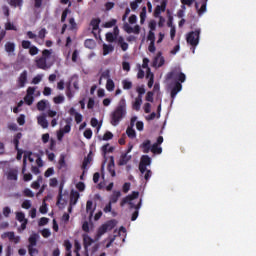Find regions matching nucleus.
<instances>
[{
	"mask_svg": "<svg viewBox=\"0 0 256 256\" xmlns=\"http://www.w3.org/2000/svg\"><path fill=\"white\" fill-rule=\"evenodd\" d=\"M8 239L9 241H14V243L19 242V236H15V232H8Z\"/></svg>",
	"mask_w": 256,
	"mask_h": 256,
	"instance_id": "39",
	"label": "nucleus"
},
{
	"mask_svg": "<svg viewBox=\"0 0 256 256\" xmlns=\"http://www.w3.org/2000/svg\"><path fill=\"white\" fill-rule=\"evenodd\" d=\"M119 44L122 51H127L129 49V44L127 42H123V38L119 40Z\"/></svg>",
	"mask_w": 256,
	"mask_h": 256,
	"instance_id": "53",
	"label": "nucleus"
},
{
	"mask_svg": "<svg viewBox=\"0 0 256 256\" xmlns=\"http://www.w3.org/2000/svg\"><path fill=\"white\" fill-rule=\"evenodd\" d=\"M126 135H128L129 139H135L137 137V133L133 127H128L126 130Z\"/></svg>",
	"mask_w": 256,
	"mask_h": 256,
	"instance_id": "33",
	"label": "nucleus"
},
{
	"mask_svg": "<svg viewBox=\"0 0 256 256\" xmlns=\"http://www.w3.org/2000/svg\"><path fill=\"white\" fill-rule=\"evenodd\" d=\"M64 246L66 249V253H69L71 255V249H73V244L69 240L64 241Z\"/></svg>",
	"mask_w": 256,
	"mask_h": 256,
	"instance_id": "45",
	"label": "nucleus"
},
{
	"mask_svg": "<svg viewBox=\"0 0 256 256\" xmlns=\"http://www.w3.org/2000/svg\"><path fill=\"white\" fill-rule=\"evenodd\" d=\"M23 195L25 197H35V194L33 193V191H31V189L29 188H25L24 191H23Z\"/></svg>",
	"mask_w": 256,
	"mask_h": 256,
	"instance_id": "54",
	"label": "nucleus"
},
{
	"mask_svg": "<svg viewBox=\"0 0 256 256\" xmlns=\"http://www.w3.org/2000/svg\"><path fill=\"white\" fill-rule=\"evenodd\" d=\"M139 198V192L134 191L132 192V194L126 196L125 198H123L120 202V206L124 207L125 205H127V203H129V205H131V203H133V199H138Z\"/></svg>",
	"mask_w": 256,
	"mask_h": 256,
	"instance_id": "11",
	"label": "nucleus"
},
{
	"mask_svg": "<svg viewBox=\"0 0 256 256\" xmlns=\"http://www.w3.org/2000/svg\"><path fill=\"white\" fill-rule=\"evenodd\" d=\"M8 181H17V170H10L7 174Z\"/></svg>",
	"mask_w": 256,
	"mask_h": 256,
	"instance_id": "29",
	"label": "nucleus"
},
{
	"mask_svg": "<svg viewBox=\"0 0 256 256\" xmlns=\"http://www.w3.org/2000/svg\"><path fill=\"white\" fill-rule=\"evenodd\" d=\"M17 123H18V125H25V115L21 114V115L17 118Z\"/></svg>",
	"mask_w": 256,
	"mask_h": 256,
	"instance_id": "64",
	"label": "nucleus"
},
{
	"mask_svg": "<svg viewBox=\"0 0 256 256\" xmlns=\"http://www.w3.org/2000/svg\"><path fill=\"white\" fill-rule=\"evenodd\" d=\"M195 7L198 11L199 17H201V15H203V13H205V11H207V1H204L200 8H199V3L196 2Z\"/></svg>",
	"mask_w": 256,
	"mask_h": 256,
	"instance_id": "19",
	"label": "nucleus"
},
{
	"mask_svg": "<svg viewBox=\"0 0 256 256\" xmlns=\"http://www.w3.org/2000/svg\"><path fill=\"white\" fill-rule=\"evenodd\" d=\"M71 118H67L65 120L66 125L63 127V129H60V131H62L64 134L65 133H71Z\"/></svg>",
	"mask_w": 256,
	"mask_h": 256,
	"instance_id": "25",
	"label": "nucleus"
},
{
	"mask_svg": "<svg viewBox=\"0 0 256 256\" xmlns=\"http://www.w3.org/2000/svg\"><path fill=\"white\" fill-rule=\"evenodd\" d=\"M24 101L26 103V105H33V101H35V98L33 96H30L28 94H26V96L24 97Z\"/></svg>",
	"mask_w": 256,
	"mask_h": 256,
	"instance_id": "44",
	"label": "nucleus"
},
{
	"mask_svg": "<svg viewBox=\"0 0 256 256\" xmlns=\"http://www.w3.org/2000/svg\"><path fill=\"white\" fill-rule=\"evenodd\" d=\"M167 3H168V0H162L161 5L156 6L154 10L155 17H159L161 13H165V10L167 9Z\"/></svg>",
	"mask_w": 256,
	"mask_h": 256,
	"instance_id": "12",
	"label": "nucleus"
},
{
	"mask_svg": "<svg viewBox=\"0 0 256 256\" xmlns=\"http://www.w3.org/2000/svg\"><path fill=\"white\" fill-rule=\"evenodd\" d=\"M106 89L107 91H115V82L112 79H107L106 82Z\"/></svg>",
	"mask_w": 256,
	"mask_h": 256,
	"instance_id": "36",
	"label": "nucleus"
},
{
	"mask_svg": "<svg viewBox=\"0 0 256 256\" xmlns=\"http://www.w3.org/2000/svg\"><path fill=\"white\" fill-rule=\"evenodd\" d=\"M47 36V29L42 28L37 35V39H41V41L45 40V37Z\"/></svg>",
	"mask_w": 256,
	"mask_h": 256,
	"instance_id": "38",
	"label": "nucleus"
},
{
	"mask_svg": "<svg viewBox=\"0 0 256 256\" xmlns=\"http://www.w3.org/2000/svg\"><path fill=\"white\" fill-rule=\"evenodd\" d=\"M147 39L150 43H155V32L149 31Z\"/></svg>",
	"mask_w": 256,
	"mask_h": 256,
	"instance_id": "59",
	"label": "nucleus"
},
{
	"mask_svg": "<svg viewBox=\"0 0 256 256\" xmlns=\"http://www.w3.org/2000/svg\"><path fill=\"white\" fill-rule=\"evenodd\" d=\"M166 79L168 81L173 79V81H176L178 83H185V80L187 79V77L185 76V73L179 72L177 70H173L172 72L167 74Z\"/></svg>",
	"mask_w": 256,
	"mask_h": 256,
	"instance_id": "6",
	"label": "nucleus"
},
{
	"mask_svg": "<svg viewBox=\"0 0 256 256\" xmlns=\"http://www.w3.org/2000/svg\"><path fill=\"white\" fill-rule=\"evenodd\" d=\"M21 207L22 209H31V200H24Z\"/></svg>",
	"mask_w": 256,
	"mask_h": 256,
	"instance_id": "56",
	"label": "nucleus"
},
{
	"mask_svg": "<svg viewBox=\"0 0 256 256\" xmlns=\"http://www.w3.org/2000/svg\"><path fill=\"white\" fill-rule=\"evenodd\" d=\"M165 65V58L163 57V53L158 52L153 59L152 67L159 68Z\"/></svg>",
	"mask_w": 256,
	"mask_h": 256,
	"instance_id": "10",
	"label": "nucleus"
},
{
	"mask_svg": "<svg viewBox=\"0 0 256 256\" xmlns=\"http://www.w3.org/2000/svg\"><path fill=\"white\" fill-rule=\"evenodd\" d=\"M113 151H115V147L109 146V143L102 146V154L104 157L107 155V153H113Z\"/></svg>",
	"mask_w": 256,
	"mask_h": 256,
	"instance_id": "26",
	"label": "nucleus"
},
{
	"mask_svg": "<svg viewBox=\"0 0 256 256\" xmlns=\"http://www.w3.org/2000/svg\"><path fill=\"white\" fill-rule=\"evenodd\" d=\"M79 193L75 190H72L70 193V203L71 205H77V201H79Z\"/></svg>",
	"mask_w": 256,
	"mask_h": 256,
	"instance_id": "18",
	"label": "nucleus"
},
{
	"mask_svg": "<svg viewBox=\"0 0 256 256\" xmlns=\"http://www.w3.org/2000/svg\"><path fill=\"white\" fill-rule=\"evenodd\" d=\"M5 51L7 53H13L15 51V43L13 42H7L5 44Z\"/></svg>",
	"mask_w": 256,
	"mask_h": 256,
	"instance_id": "32",
	"label": "nucleus"
},
{
	"mask_svg": "<svg viewBox=\"0 0 256 256\" xmlns=\"http://www.w3.org/2000/svg\"><path fill=\"white\" fill-rule=\"evenodd\" d=\"M30 47H31V41L29 40L22 41V49H30Z\"/></svg>",
	"mask_w": 256,
	"mask_h": 256,
	"instance_id": "62",
	"label": "nucleus"
},
{
	"mask_svg": "<svg viewBox=\"0 0 256 256\" xmlns=\"http://www.w3.org/2000/svg\"><path fill=\"white\" fill-rule=\"evenodd\" d=\"M16 219L17 221H19V223H23L24 221H27V218H25V213L23 212H17Z\"/></svg>",
	"mask_w": 256,
	"mask_h": 256,
	"instance_id": "42",
	"label": "nucleus"
},
{
	"mask_svg": "<svg viewBox=\"0 0 256 256\" xmlns=\"http://www.w3.org/2000/svg\"><path fill=\"white\" fill-rule=\"evenodd\" d=\"M86 211L87 213H90L91 215H93V201L88 200L86 202Z\"/></svg>",
	"mask_w": 256,
	"mask_h": 256,
	"instance_id": "46",
	"label": "nucleus"
},
{
	"mask_svg": "<svg viewBox=\"0 0 256 256\" xmlns=\"http://www.w3.org/2000/svg\"><path fill=\"white\" fill-rule=\"evenodd\" d=\"M39 234L38 233H32L30 237L28 238V253L29 255H35V253H39V250H37V240L39 239Z\"/></svg>",
	"mask_w": 256,
	"mask_h": 256,
	"instance_id": "5",
	"label": "nucleus"
},
{
	"mask_svg": "<svg viewBox=\"0 0 256 256\" xmlns=\"http://www.w3.org/2000/svg\"><path fill=\"white\" fill-rule=\"evenodd\" d=\"M117 25V19H111L110 21L104 23L105 29H111V27H115Z\"/></svg>",
	"mask_w": 256,
	"mask_h": 256,
	"instance_id": "37",
	"label": "nucleus"
},
{
	"mask_svg": "<svg viewBox=\"0 0 256 256\" xmlns=\"http://www.w3.org/2000/svg\"><path fill=\"white\" fill-rule=\"evenodd\" d=\"M26 35L28 39H34V41L37 43V34L33 33L32 31H28Z\"/></svg>",
	"mask_w": 256,
	"mask_h": 256,
	"instance_id": "61",
	"label": "nucleus"
},
{
	"mask_svg": "<svg viewBox=\"0 0 256 256\" xmlns=\"http://www.w3.org/2000/svg\"><path fill=\"white\" fill-rule=\"evenodd\" d=\"M84 137L86 139H91V137H93V131L90 128L86 129L84 131Z\"/></svg>",
	"mask_w": 256,
	"mask_h": 256,
	"instance_id": "58",
	"label": "nucleus"
},
{
	"mask_svg": "<svg viewBox=\"0 0 256 256\" xmlns=\"http://www.w3.org/2000/svg\"><path fill=\"white\" fill-rule=\"evenodd\" d=\"M115 51V47L111 44H103V55H109V53H113Z\"/></svg>",
	"mask_w": 256,
	"mask_h": 256,
	"instance_id": "23",
	"label": "nucleus"
},
{
	"mask_svg": "<svg viewBox=\"0 0 256 256\" xmlns=\"http://www.w3.org/2000/svg\"><path fill=\"white\" fill-rule=\"evenodd\" d=\"M83 241H84V247L85 248H87V247H89L90 245L93 244V239L89 236H84Z\"/></svg>",
	"mask_w": 256,
	"mask_h": 256,
	"instance_id": "48",
	"label": "nucleus"
},
{
	"mask_svg": "<svg viewBox=\"0 0 256 256\" xmlns=\"http://www.w3.org/2000/svg\"><path fill=\"white\" fill-rule=\"evenodd\" d=\"M53 101L56 105H61L65 101V96L59 95L53 98Z\"/></svg>",
	"mask_w": 256,
	"mask_h": 256,
	"instance_id": "47",
	"label": "nucleus"
},
{
	"mask_svg": "<svg viewBox=\"0 0 256 256\" xmlns=\"http://www.w3.org/2000/svg\"><path fill=\"white\" fill-rule=\"evenodd\" d=\"M29 54L34 57V55H38L39 54V48H37V46H31L29 48Z\"/></svg>",
	"mask_w": 256,
	"mask_h": 256,
	"instance_id": "49",
	"label": "nucleus"
},
{
	"mask_svg": "<svg viewBox=\"0 0 256 256\" xmlns=\"http://www.w3.org/2000/svg\"><path fill=\"white\" fill-rule=\"evenodd\" d=\"M28 77H29V72H27V70H24L21 72V74L17 79V87L19 89H23V87L27 85Z\"/></svg>",
	"mask_w": 256,
	"mask_h": 256,
	"instance_id": "9",
	"label": "nucleus"
},
{
	"mask_svg": "<svg viewBox=\"0 0 256 256\" xmlns=\"http://www.w3.org/2000/svg\"><path fill=\"white\" fill-rule=\"evenodd\" d=\"M145 19H147V7H142V11L140 12V23L143 25L145 23Z\"/></svg>",
	"mask_w": 256,
	"mask_h": 256,
	"instance_id": "30",
	"label": "nucleus"
},
{
	"mask_svg": "<svg viewBox=\"0 0 256 256\" xmlns=\"http://www.w3.org/2000/svg\"><path fill=\"white\" fill-rule=\"evenodd\" d=\"M149 165H151V157H149V155H143L139 163V171L141 175H144L145 181H149L151 179V176L153 175V172L147 169Z\"/></svg>",
	"mask_w": 256,
	"mask_h": 256,
	"instance_id": "3",
	"label": "nucleus"
},
{
	"mask_svg": "<svg viewBox=\"0 0 256 256\" xmlns=\"http://www.w3.org/2000/svg\"><path fill=\"white\" fill-rule=\"evenodd\" d=\"M107 171L110 173L111 177H115L117 175V173L115 172V157L113 156H110Z\"/></svg>",
	"mask_w": 256,
	"mask_h": 256,
	"instance_id": "15",
	"label": "nucleus"
},
{
	"mask_svg": "<svg viewBox=\"0 0 256 256\" xmlns=\"http://www.w3.org/2000/svg\"><path fill=\"white\" fill-rule=\"evenodd\" d=\"M115 227L113 221H108L107 223L101 225L97 230V237H103L107 231H111Z\"/></svg>",
	"mask_w": 256,
	"mask_h": 256,
	"instance_id": "8",
	"label": "nucleus"
},
{
	"mask_svg": "<svg viewBox=\"0 0 256 256\" xmlns=\"http://www.w3.org/2000/svg\"><path fill=\"white\" fill-rule=\"evenodd\" d=\"M35 155H37V153H33L32 151H24L22 173L27 171V159L30 163H35Z\"/></svg>",
	"mask_w": 256,
	"mask_h": 256,
	"instance_id": "7",
	"label": "nucleus"
},
{
	"mask_svg": "<svg viewBox=\"0 0 256 256\" xmlns=\"http://www.w3.org/2000/svg\"><path fill=\"white\" fill-rule=\"evenodd\" d=\"M122 85H123V89H125V90H129V89L133 88V82H131L129 80H123Z\"/></svg>",
	"mask_w": 256,
	"mask_h": 256,
	"instance_id": "41",
	"label": "nucleus"
},
{
	"mask_svg": "<svg viewBox=\"0 0 256 256\" xmlns=\"http://www.w3.org/2000/svg\"><path fill=\"white\" fill-rule=\"evenodd\" d=\"M21 137H23V133L18 132L13 138V143L16 151H19V141H21Z\"/></svg>",
	"mask_w": 256,
	"mask_h": 256,
	"instance_id": "24",
	"label": "nucleus"
},
{
	"mask_svg": "<svg viewBox=\"0 0 256 256\" xmlns=\"http://www.w3.org/2000/svg\"><path fill=\"white\" fill-rule=\"evenodd\" d=\"M111 139H113V133L110 131H107L102 138L103 141H111Z\"/></svg>",
	"mask_w": 256,
	"mask_h": 256,
	"instance_id": "52",
	"label": "nucleus"
},
{
	"mask_svg": "<svg viewBox=\"0 0 256 256\" xmlns=\"http://www.w3.org/2000/svg\"><path fill=\"white\" fill-rule=\"evenodd\" d=\"M183 89V85L181 82H175L174 86L171 89L170 97L172 102L175 101V97H177V93H179Z\"/></svg>",
	"mask_w": 256,
	"mask_h": 256,
	"instance_id": "13",
	"label": "nucleus"
},
{
	"mask_svg": "<svg viewBox=\"0 0 256 256\" xmlns=\"http://www.w3.org/2000/svg\"><path fill=\"white\" fill-rule=\"evenodd\" d=\"M58 165L60 167V169H63V167H65L66 163H65V155H61L60 159L58 161Z\"/></svg>",
	"mask_w": 256,
	"mask_h": 256,
	"instance_id": "57",
	"label": "nucleus"
},
{
	"mask_svg": "<svg viewBox=\"0 0 256 256\" xmlns=\"http://www.w3.org/2000/svg\"><path fill=\"white\" fill-rule=\"evenodd\" d=\"M142 103H143L142 98H136L135 102L133 103V109H135V111H139L141 109V104Z\"/></svg>",
	"mask_w": 256,
	"mask_h": 256,
	"instance_id": "35",
	"label": "nucleus"
},
{
	"mask_svg": "<svg viewBox=\"0 0 256 256\" xmlns=\"http://www.w3.org/2000/svg\"><path fill=\"white\" fill-rule=\"evenodd\" d=\"M119 197H121V191H114L110 196L109 203L115 204L119 201Z\"/></svg>",
	"mask_w": 256,
	"mask_h": 256,
	"instance_id": "21",
	"label": "nucleus"
},
{
	"mask_svg": "<svg viewBox=\"0 0 256 256\" xmlns=\"http://www.w3.org/2000/svg\"><path fill=\"white\" fill-rule=\"evenodd\" d=\"M91 163V157L88 155L86 158H84L82 163V169H87V165Z\"/></svg>",
	"mask_w": 256,
	"mask_h": 256,
	"instance_id": "55",
	"label": "nucleus"
},
{
	"mask_svg": "<svg viewBox=\"0 0 256 256\" xmlns=\"http://www.w3.org/2000/svg\"><path fill=\"white\" fill-rule=\"evenodd\" d=\"M130 209H136L132 214L131 221H137V217H139V209H141V200L137 205L130 203Z\"/></svg>",
	"mask_w": 256,
	"mask_h": 256,
	"instance_id": "14",
	"label": "nucleus"
},
{
	"mask_svg": "<svg viewBox=\"0 0 256 256\" xmlns=\"http://www.w3.org/2000/svg\"><path fill=\"white\" fill-rule=\"evenodd\" d=\"M42 55L35 58L34 63L37 69H42V71H47L55 65V54L53 49L42 50Z\"/></svg>",
	"mask_w": 256,
	"mask_h": 256,
	"instance_id": "1",
	"label": "nucleus"
},
{
	"mask_svg": "<svg viewBox=\"0 0 256 256\" xmlns=\"http://www.w3.org/2000/svg\"><path fill=\"white\" fill-rule=\"evenodd\" d=\"M129 161H131V155L122 154L119 161H118V165L120 167L123 166V165H127V163H129Z\"/></svg>",
	"mask_w": 256,
	"mask_h": 256,
	"instance_id": "17",
	"label": "nucleus"
},
{
	"mask_svg": "<svg viewBox=\"0 0 256 256\" xmlns=\"http://www.w3.org/2000/svg\"><path fill=\"white\" fill-rule=\"evenodd\" d=\"M84 47H86L87 49H95V40L86 39L84 42Z\"/></svg>",
	"mask_w": 256,
	"mask_h": 256,
	"instance_id": "31",
	"label": "nucleus"
},
{
	"mask_svg": "<svg viewBox=\"0 0 256 256\" xmlns=\"http://www.w3.org/2000/svg\"><path fill=\"white\" fill-rule=\"evenodd\" d=\"M38 111H45L47 109V102L46 100H40L36 105Z\"/></svg>",
	"mask_w": 256,
	"mask_h": 256,
	"instance_id": "34",
	"label": "nucleus"
},
{
	"mask_svg": "<svg viewBox=\"0 0 256 256\" xmlns=\"http://www.w3.org/2000/svg\"><path fill=\"white\" fill-rule=\"evenodd\" d=\"M151 152L154 153V155H161L163 148L159 147V144H153L151 146Z\"/></svg>",
	"mask_w": 256,
	"mask_h": 256,
	"instance_id": "28",
	"label": "nucleus"
},
{
	"mask_svg": "<svg viewBox=\"0 0 256 256\" xmlns=\"http://www.w3.org/2000/svg\"><path fill=\"white\" fill-rule=\"evenodd\" d=\"M153 95H154L153 92H151V91L147 92L146 101H148L149 103H153Z\"/></svg>",
	"mask_w": 256,
	"mask_h": 256,
	"instance_id": "63",
	"label": "nucleus"
},
{
	"mask_svg": "<svg viewBox=\"0 0 256 256\" xmlns=\"http://www.w3.org/2000/svg\"><path fill=\"white\" fill-rule=\"evenodd\" d=\"M54 173H55V169L53 167H50L45 171L44 176L51 177V175H54Z\"/></svg>",
	"mask_w": 256,
	"mask_h": 256,
	"instance_id": "60",
	"label": "nucleus"
},
{
	"mask_svg": "<svg viewBox=\"0 0 256 256\" xmlns=\"http://www.w3.org/2000/svg\"><path fill=\"white\" fill-rule=\"evenodd\" d=\"M34 157L36 158V165L38 167H43V159H41L40 154H34Z\"/></svg>",
	"mask_w": 256,
	"mask_h": 256,
	"instance_id": "50",
	"label": "nucleus"
},
{
	"mask_svg": "<svg viewBox=\"0 0 256 256\" xmlns=\"http://www.w3.org/2000/svg\"><path fill=\"white\" fill-rule=\"evenodd\" d=\"M200 36L201 29H196L195 31L189 32L186 36L188 45H191V47H197L199 45Z\"/></svg>",
	"mask_w": 256,
	"mask_h": 256,
	"instance_id": "4",
	"label": "nucleus"
},
{
	"mask_svg": "<svg viewBox=\"0 0 256 256\" xmlns=\"http://www.w3.org/2000/svg\"><path fill=\"white\" fill-rule=\"evenodd\" d=\"M90 25L93 31H97L99 29V25H101V18H94L91 20Z\"/></svg>",
	"mask_w": 256,
	"mask_h": 256,
	"instance_id": "27",
	"label": "nucleus"
},
{
	"mask_svg": "<svg viewBox=\"0 0 256 256\" xmlns=\"http://www.w3.org/2000/svg\"><path fill=\"white\" fill-rule=\"evenodd\" d=\"M69 13H71V10L69 8H66L61 15V23H65V21H67V15H69Z\"/></svg>",
	"mask_w": 256,
	"mask_h": 256,
	"instance_id": "43",
	"label": "nucleus"
},
{
	"mask_svg": "<svg viewBox=\"0 0 256 256\" xmlns=\"http://www.w3.org/2000/svg\"><path fill=\"white\" fill-rule=\"evenodd\" d=\"M115 39L116 37L115 35H113V33L111 32L106 33V41H108V43H113Z\"/></svg>",
	"mask_w": 256,
	"mask_h": 256,
	"instance_id": "51",
	"label": "nucleus"
},
{
	"mask_svg": "<svg viewBox=\"0 0 256 256\" xmlns=\"http://www.w3.org/2000/svg\"><path fill=\"white\" fill-rule=\"evenodd\" d=\"M11 7H23V0H10Z\"/></svg>",
	"mask_w": 256,
	"mask_h": 256,
	"instance_id": "40",
	"label": "nucleus"
},
{
	"mask_svg": "<svg viewBox=\"0 0 256 256\" xmlns=\"http://www.w3.org/2000/svg\"><path fill=\"white\" fill-rule=\"evenodd\" d=\"M63 187H65V183L61 182L59 185V192L56 205H65V200H63Z\"/></svg>",
	"mask_w": 256,
	"mask_h": 256,
	"instance_id": "16",
	"label": "nucleus"
},
{
	"mask_svg": "<svg viewBox=\"0 0 256 256\" xmlns=\"http://www.w3.org/2000/svg\"><path fill=\"white\" fill-rule=\"evenodd\" d=\"M125 117H127V100L121 98L114 111L110 114V123L113 127H117Z\"/></svg>",
	"mask_w": 256,
	"mask_h": 256,
	"instance_id": "2",
	"label": "nucleus"
},
{
	"mask_svg": "<svg viewBox=\"0 0 256 256\" xmlns=\"http://www.w3.org/2000/svg\"><path fill=\"white\" fill-rule=\"evenodd\" d=\"M38 124L42 126L43 129H47L49 127V122L47 121V118L45 115L39 116L37 118Z\"/></svg>",
	"mask_w": 256,
	"mask_h": 256,
	"instance_id": "20",
	"label": "nucleus"
},
{
	"mask_svg": "<svg viewBox=\"0 0 256 256\" xmlns=\"http://www.w3.org/2000/svg\"><path fill=\"white\" fill-rule=\"evenodd\" d=\"M140 147L143 153H149L151 151V140H145Z\"/></svg>",
	"mask_w": 256,
	"mask_h": 256,
	"instance_id": "22",
	"label": "nucleus"
}]
</instances>
